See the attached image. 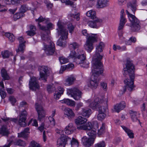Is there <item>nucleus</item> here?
Here are the masks:
<instances>
[{
	"label": "nucleus",
	"instance_id": "obj_1",
	"mask_svg": "<svg viewBox=\"0 0 147 147\" xmlns=\"http://www.w3.org/2000/svg\"><path fill=\"white\" fill-rule=\"evenodd\" d=\"M134 67L131 62L127 59V62L126 64V67H124L123 69V75L126 76H129L130 79H126L124 80V83L126 84L123 88V93L126 91L127 88L130 91L132 90L134 87Z\"/></svg>",
	"mask_w": 147,
	"mask_h": 147
},
{
	"label": "nucleus",
	"instance_id": "obj_2",
	"mask_svg": "<svg viewBox=\"0 0 147 147\" xmlns=\"http://www.w3.org/2000/svg\"><path fill=\"white\" fill-rule=\"evenodd\" d=\"M136 0H133L132 3L129 2L127 4V10H126V13L128 16L131 22L130 27L131 30L133 32H136L140 29V22L135 16L130 13L134 14L136 9Z\"/></svg>",
	"mask_w": 147,
	"mask_h": 147
},
{
	"label": "nucleus",
	"instance_id": "obj_3",
	"mask_svg": "<svg viewBox=\"0 0 147 147\" xmlns=\"http://www.w3.org/2000/svg\"><path fill=\"white\" fill-rule=\"evenodd\" d=\"M106 97L102 96L95 99L94 101L90 104L89 106L93 109H97L99 112H100L99 110L103 111L105 109V113H106L108 109Z\"/></svg>",
	"mask_w": 147,
	"mask_h": 147
},
{
	"label": "nucleus",
	"instance_id": "obj_4",
	"mask_svg": "<svg viewBox=\"0 0 147 147\" xmlns=\"http://www.w3.org/2000/svg\"><path fill=\"white\" fill-rule=\"evenodd\" d=\"M47 32L42 33L41 35V37L42 40L45 42L49 43V46L47 43L43 42L44 50L46 54L48 55H52L54 54L55 52V45L54 43L51 41L48 34Z\"/></svg>",
	"mask_w": 147,
	"mask_h": 147
},
{
	"label": "nucleus",
	"instance_id": "obj_5",
	"mask_svg": "<svg viewBox=\"0 0 147 147\" xmlns=\"http://www.w3.org/2000/svg\"><path fill=\"white\" fill-rule=\"evenodd\" d=\"M63 24V23L60 20L59 21L57 24L58 27V28L57 29L58 34L61 36L57 42V45L63 47H65L66 45L62 40H65L67 38L68 32V31L65 28Z\"/></svg>",
	"mask_w": 147,
	"mask_h": 147
},
{
	"label": "nucleus",
	"instance_id": "obj_6",
	"mask_svg": "<svg viewBox=\"0 0 147 147\" xmlns=\"http://www.w3.org/2000/svg\"><path fill=\"white\" fill-rule=\"evenodd\" d=\"M92 72L93 74L90 78L88 86L92 89H95L98 86L100 79L99 76V74H101L100 73L99 71L94 70L92 69Z\"/></svg>",
	"mask_w": 147,
	"mask_h": 147
},
{
	"label": "nucleus",
	"instance_id": "obj_7",
	"mask_svg": "<svg viewBox=\"0 0 147 147\" xmlns=\"http://www.w3.org/2000/svg\"><path fill=\"white\" fill-rule=\"evenodd\" d=\"M103 57V55H100V53L96 52L94 57V63L93 65V69L99 71L100 74H102L103 71V66L100 62Z\"/></svg>",
	"mask_w": 147,
	"mask_h": 147
},
{
	"label": "nucleus",
	"instance_id": "obj_8",
	"mask_svg": "<svg viewBox=\"0 0 147 147\" xmlns=\"http://www.w3.org/2000/svg\"><path fill=\"white\" fill-rule=\"evenodd\" d=\"M96 34H91L87 38L86 42L84 45L85 49L88 52H91L93 49V43L97 41Z\"/></svg>",
	"mask_w": 147,
	"mask_h": 147
},
{
	"label": "nucleus",
	"instance_id": "obj_9",
	"mask_svg": "<svg viewBox=\"0 0 147 147\" xmlns=\"http://www.w3.org/2000/svg\"><path fill=\"white\" fill-rule=\"evenodd\" d=\"M86 59V55L84 53H79L77 57L74 59V62L78 64H80L82 67L87 68L88 67V63Z\"/></svg>",
	"mask_w": 147,
	"mask_h": 147
},
{
	"label": "nucleus",
	"instance_id": "obj_10",
	"mask_svg": "<svg viewBox=\"0 0 147 147\" xmlns=\"http://www.w3.org/2000/svg\"><path fill=\"white\" fill-rule=\"evenodd\" d=\"M67 93L71 95L76 100H80L81 97L82 92L78 88H74L67 89Z\"/></svg>",
	"mask_w": 147,
	"mask_h": 147
},
{
	"label": "nucleus",
	"instance_id": "obj_11",
	"mask_svg": "<svg viewBox=\"0 0 147 147\" xmlns=\"http://www.w3.org/2000/svg\"><path fill=\"white\" fill-rule=\"evenodd\" d=\"M35 107L38 114V119L40 121L45 116V112L43 108L38 103L35 104Z\"/></svg>",
	"mask_w": 147,
	"mask_h": 147
},
{
	"label": "nucleus",
	"instance_id": "obj_12",
	"mask_svg": "<svg viewBox=\"0 0 147 147\" xmlns=\"http://www.w3.org/2000/svg\"><path fill=\"white\" fill-rule=\"evenodd\" d=\"M40 71V77L42 80L46 81L47 76L49 73L48 67L45 66H40L39 68Z\"/></svg>",
	"mask_w": 147,
	"mask_h": 147
},
{
	"label": "nucleus",
	"instance_id": "obj_13",
	"mask_svg": "<svg viewBox=\"0 0 147 147\" xmlns=\"http://www.w3.org/2000/svg\"><path fill=\"white\" fill-rule=\"evenodd\" d=\"M27 113L26 111L24 110L22 112L20 116L18 124L19 125L22 127H25L26 125V121Z\"/></svg>",
	"mask_w": 147,
	"mask_h": 147
},
{
	"label": "nucleus",
	"instance_id": "obj_14",
	"mask_svg": "<svg viewBox=\"0 0 147 147\" xmlns=\"http://www.w3.org/2000/svg\"><path fill=\"white\" fill-rule=\"evenodd\" d=\"M29 87L30 89L32 90H36L39 89V86L38 82L34 77L31 78V80L29 82Z\"/></svg>",
	"mask_w": 147,
	"mask_h": 147
},
{
	"label": "nucleus",
	"instance_id": "obj_15",
	"mask_svg": "<svg viewBox=\"0 0 147 147\" xmlns=\"http://www.w3.org/2000/svg\"><path fill=\"white\" fill-rule=\"evenodd\" d=\"M83 145L86 147H90L94 143V138H87L86 136H84L82 138Z\"/></svg>",
	"mask_w": 147,
	"mask_h": 147
},
{
	"label": "nucleus",
	"instance_id": "obj_16",
	"mask_svg": "<svg viewBox=\"0 0 147 147\" xmlns=\"http://www.w3.org/2000/svg\"><path fill=\"white\" fill-rule=\"evenodd\" d=\"M69 138L65 135L61 136L57 141V144L59 145L58 147H65L66 142Z\"/></svg>",
	"mask_w": 147,
	"mask_h": 147
},
{
	"label": "nucleus",
	"instance_id": "obj_17",
	"mask_svg": "<svg viewBox=\"0 0 147 147\" xmlns=\"http://www.w3.org/2000/svg\"><path fill=\"white\" fill-rule=\"evenodd\" d=\"M120 20L119 26L118 27V30H120L122 29L125 22V17L124 10L122 9L121 11Z\"/></svg>",
	"mask_w": 147,
	"mask_h": 147
},
{
	"label": "nucleus",
	"instance_id": "obj_18",
	"mask_svg": "<svg viewBox=\"0 0 147 147\" xmlns=\"http://www.w3.org/2000/svg\"><path fill=\"white\" fill-rule=\"evenodd\" d=\"M102 20L97 18L93 21H90L88 22V25L91 27L94 28H97L100 26V23L102 22Z\"/></svg>",
	"mask_w": 147,
	"mask_h": 147
},
{
	"label": "nucleus",
	"instance_id": "obj_19",
	"mask_svg": "<svg viewBox=\"0 0 147 147\" xmlns=\"http://www.w3.org/2000/svg\"><path fill=\"white\" fill-rule=\"evenodd\" d=\"M76 128L74 126L73 124L70 123L66 127L64 130L66 134H72L76 130Z\"/></svg>",
	"mask_w": 147,
	"mask_h": 147
},
{
	"label": "nucleus",
	"instance_id": "obj_20",
	"mask_svg": "<svg viewBox=\"0 0 147 147\" xmlns=\"http://www.w3.org/2000/svg\"><path fill=\"white\" fill-rule=\"evenodd\" d=\"M87 121L86 118L79 116L75 120V122L77 126H83Z\"/></svg>",
	"mask_w": 147,
	"mask_h": 147
},
{
	"label": "nucleus",
	"instance_id": "obj_21",
	"mask_svg": "<svg viewBox=\"0 0 147 147\" xmlns=\"http://www.w3.org/2000/svg\"><path fill=\"white\" fill-rule=\"evenodd\" d=\"M125 107V102L122 101L119 104H116L114 107V109L115 112L119 113L120 111L124 109Z\"/></svg>",
	"mask_w": 147,
	"mask_h": 147
},
{
	"label": "nucleus",
	"instance_id": "obj_22",
	"mask_svg": "<svg viewBox=\"0 0 147 147\" xmlns=\"http://www.w3.org/2000/svg\"><path fill=\"white\" fill-rule=\"evenodd\" d=\"M77 128L79 130H84L88 131L92 129V125L91 122H88L83 126H78Z\"/></svg>",
	"mask_w": 147,
	"mask_h": 147
},
{
	"label": "nucleus",
	"instance_id": "obj_23",
	"mask_svg": "<svg viewBox=\"0 0 147 147\" xmlns=\"http://www.w3.org/2000/svg\"><path fill=\"white\" fill-rule=\"evenodd\" d=\"M38 25L39 28L42 30L44 32H47V34H49L50 29L52 28L53 24L51 23H49L47 24V27L43 26H41L39 24Z\"/></svg>",
	"mask_w": 147,
	"mask_h": 147
},
{
	"label": "nucleus",
	"instance_id": "obj_24",
	"mask_svg": "<svg viewBox=\"0 0 147 147\" xmlns=\"http://www.w3.org/2000/svg\"><path fill=\"white\" fill-rule=\"evenodd\" d=\"M92 113L90 109L88 108H83L82 109L81 114L84 117H88Z\"/></svg>",
	"mask_w": 147,
	"mask_h": 147
},
{
	"label": "nucleus",
	"instance_id": "obj_25",
	"mask_svg": "<svg viewBox=\"0 0 147 147\" xmlns=\"http://www.w3.org/2000/svg\"><path fill=\"white\" fill-rule=\"evenodd\" d=\"M64 113L67 116L69 119H72L75 116V114L72 110L68 108H66L65 109Z\"/></svg>",
	"mask_w": 147,
	"mask_h": 147
},
{
	"label": "nucleus",
	"instance_id": "obj_26",
	"mask_svg": "<svg viewBox=\"0 0 147 147\" xmlns=\"http://www.w3.org/2000/svg\"><path fill=\"white\" fill-rule=\"evenodd\" d=\"M9 133V130L5 125H3L0 128V134L7 136Z\"/></svg>",
	"mask_w": 147,
	"mask_h": 147
},
{
	"label": "nucleus",
	"instance_id": "obj_27",
	"mask_svg": "<svg viewBox=\"0 0 147 147\" xmlns=\"http://www.w3.org/2000/svg\"><path fill=\"white\" fill-rule=\"evenodd\" d=\"M76 80L75 77L73 75H71L66 79L65 84L67 86H70L73 84Z\"/></svg>",
	"mask_w": 147,
	"mask_h": 147
},
{
	"label": "nucleus",
	"instance_id": "obj_28",
	"mask_svg": "<svg viewBox=\"0 0 147 147\" xmlns=\"http://www.w3.org/2000/svg\"><path fill=\"white\" fill-rule=\"evenodd\" d=\"M107 6V0H97L96 6L98 8H103Z\"/></svg>",
	"mask_w": 147,
	"mask_h": 147
},
{
	"label": "nucleus",
	"instance_id": "obj_29",
	"mask_svg": "<svg viewBox=\"0 0 147 147\" xmlns=\"http://www.w3.org/2000/svg\"><path fill=\"white\" fill-rule=\"evenodd\" d=\"M57 91L54 95V98L56 99H58L61 95L63 94L64 90L62 87L59 86L57 88Z\"/></svg>",
	"mask_w": 147,
	"mask_h": 147
},
{
	"label": "nucleus",
	"instance_id": "obj_30",
	"mask_svg": "<svg viewBox=\"0 0 147 147\" xmlns=\"http://www.w3.org/2000/svg\"><path fill=\"white\" fill-rule=\"evenodd\" d=\"M103 111L100 110V112H99V113L98 114L97 116V119L99 120H103L106 117V113H105V109H103Z\"/></svg>",
	"mask_w": 147,
	"mask_h": 147
},
{
	"label": "nucleus",
	"instance_id": "obj_31",
	"mask_svg": "<svg viewBox=\"0 0 147 147\" xmlns=\"http://www.w3.org/2000/svg\"><path fill=\"white\" fill-rule=\"evenodd\" d=\"M23 1V0H5L4 2L7 4L17 5Z\"/></svg>",
	"mask_w": 147,
	"mask_h": 147
},
{
	"label": "nucleus",
	"instance_id": "obj_32",
	"mask_svg": "<svg viewBox=\"0 0 147 147\" xmlns=\"http://www.w3.org/2000/svg\"><path fill=\"white\" fill-rule=\"evenodd\" d=\"M86 133L90 137V138H94L95 140L96 134V130L92 129L87 131Z\"/></svg>",
	"mask_w": 147,
	"mask_h": 147
},
{
	"label": "nucleus",
	"instance_id": "obj_33",
	"mask_svg": "<svg viewBox=\"0 0 147 147\" xmlns=\"http://www.w3.org/2000/svg\"><path fill=\"white\" fill-rule=\"evenodd\" d=\"M36 29L35 26H30V30L26 32L27 35L30 36H32L36 34Z\"/></svg>",
	"mask_w": 147,
	"mask_h": 147
},
{
	"label": "nucleus",
	"instance_id": "obj_34",
	"mask_svg": "<svg viewBox=\"0 0 147 147\" xmlns=\"http://www.w3.org/2000/svg\"><path fill=\"white\" fill-rule=\"evenodd\" d=\"M129 113L130 114L131 118L133 121H136L138 120L136 112L133 110H130L129 111Z\"/></svg>",
	"mask_w": 147,
	"mask_h": 147
},
{
	"label": "nucleus",
	"instance_id": "obj_35",
	"mask_svg": "<svg viewBox=\"0 0 147 147\" xmlns=\"http://www.w3.org/2000/svg\"><path fill=\"white\" fill-rule=\"evenodd\" d=\"M86 15L92 19H94L96 17V12L93 10H90L88 11L86 13Z\"/></svg>",
	"mask_w": 147,
	"mask_h": 147
},
{
	"label": "nucleus",
	"instance_id": "obj_36",
	"mask_svg": "<svg viewBox=\"0 0 147 147\" xmlns=\"http://www.w3.org/2000/svg\"><path fill=\"white\" fill-rule=\"evenodd\" d=\"M1 76L3 78L4 80L9 79V77L7 74V71L4 68H2L1 69Z\"/></svg>",
	"mask_w": 147,
	"mask_h": 147
},
{
	"label": "nucleus",
	"instance_id": "obj_37",
	"mask_svg": "<svg viewBox=\"0 0 147 147\" xmlns=\"http://www.w3.org/2000/svg\"><path fill=\"white\" fill-rule=\"evenodd\" d=\"M121 127L127 134L129 138H134V134L132 131L124 126H122Z\"/></svg>",
	"mask_w": 147,
	"mask_h": 147
},
{
	"label": "nucleus",
	"instance_id": "obj_38",
	"mask_svg": "<svg viewBox=\"0 0 147 147\" xmlns=\"http://www.w3.org/2000/svg\"><path fill=\"white\" fill-rule=\"evenodd\" d=\"M104 47V44L102 42H100L97 45L96 47V52L101 53L103 51V49Z\"/></svg>",
	"mask_w": 147,
	"mask_h": 147
},
{
	"label": "nucleus",
	"instance_id": "obj_39",
	"mask_svg": "<svg viewBox=\"0 0 147 147\" xmlns=\"http://www.w3.org/2000/svg\"><path fill=\"white\" fill-rule=\"evenodd\" d=\"M62 102L71 106H73L75 105L74 102L69 99H64L63 100H62Z\"/></svg>",
	"mask_w": 147,
	"mask_h": 147
},
{
	"label": "nucleus",
	"instance_id": "obj_40",
	"mask_svg": "<svg viewBox=\"0 0 147 147\" xmlns=\"http://www.w3.org/2000/svg\"><path fill=\"white\" fill-rule=\"evenodd\" d=\"M1 54L3 58L4 59L8 58L10 55H12V54L7 50L2 51Z\"/></svg>",
	"mask_w": 147,
	"mask_h": 147
},
{
	"label": "nucleus",
	"instance_id": "obj_41",
	"mask_svg": "<svg viewBox=\"0 0 147 147\" xmlns=\"http://www.w3.org/2000/svg\"><path fill=\"white\" fill-rule=\"evenodd\" d=\"M105 131V123H103L101 126L100 129L98 130V135H101L103 134Z\"/></svg>",
	"mask_w": 147,
	"mask_h": 147
},
{
	"label": "nucleus",
	"instance_id": "obj_42",
	"mask_svg": "<svg viewBox=\"0 0 147 147\" xmlns=\"http://www.w3.org/2000/svg\"><path fill=\"white\" fill-rule=\"evenodd\" d=\"M79 53V52H78V53H76L74 51H71L70 54H69V58H74V59L76 58L77 57Z\"/></svg>",
	"mask_w": 147,
	"mask_h": 147
},
{
	"label": "nucleus",
	"instance_id": "obj_43",
	"mask_svg": "<svg viewBox=\"0 0 147 147\" xmlns=\"http://www.w3.org/2000/svg\"><path fill=\"white\" fill-rule=\"evenodd\" d=\"M25 47V45L24 44H20L18 49H16L17 52H20L23 53L24 52V49Z\"/></svg>",
	"mask_w": 147,
	"mask_h": 147
},
{
	"label": "nucleus",
	"instance_id": "obj_44",
	"mask_svg": "<svg viewBox=\"0 0 147 147\" xmlns=\"http://www.w3.org/2000/svg\"><path fill=\"white\" fill-rule=\"evenodd\" d=\"M80 46V45L76 42H73L70 45V47L74 50L78 49Z\"/></svg>",
	"mask_w": 147,
	"mask_h": 147
},
{
	"label": "nucleus",
	"instance_id": "obj_45",
	"mask_svg": "<svg viewBox=\"0 0 147 147\" xmlns=\"http://www.w3.org/2000/svg\"><path fill=\"white\" fill-rule=\"evenodd\" d=\"M24 14L22 13H21L20 11L19 13H16L13 16L14 19L17 20L20 19L22 17L24 16Z\"/></svg>",
	"mask_w": 147,
	"mask_h": 147
},
{
	"label": "nucleus",
	"instance_id": "obj_46",
	"mask_svg": "<svg viewBox=\"0 0 147 147\" xmlns=\"http://www.w3.org/2000/svg\"><path fill=\"white\" fill-rule=\"evenodd\" d=\"M35 21L38 22V24H40L39 23L44 21H45L47 23L49 21V19H46L45 18H43L42 16H40L38 19H36L35 20Z\"/></svg>",
	"mask_w": 147,
	"mask_h": 147
},
{
	"label": "nucleus",
	"instance_id": "obj_47",
	"mask_svg": "<svg viewBox=\"0 0 147 147\" xmlns=\"http://www.w3.org/2000/svg\"><path fill=\"white\" fill-rule=\"evenodd\" d=\"M80 14L79 13L74 15L73 14H70L68 15V17L69 18L72 19L71 18H70V17H73L74 18L76 19L77 21H78L80 20L79 17Z\"/></svg>",
	"mask_w": 147,
	"mask_h": 147
},
{
	"label": "nucleus",
	"instance_id": "obj_48",
	"mask_svg": "<svg viewBox=\"0 0 147 147\" xmlns=\"http://www.w3.org/2000/svg\"><path fill=\"white\" fill-rule=\"evenodd\" d=\"M106 144L104 141H102L95 144L94 147H105Z\"/></svg>",
	"mask_w": 147,
	"mask_h": 147
},
{
	"label": "nucleus",
	"instance_id": "obj_49",
	"mask_svg": "<svg viewBox=\"0 0 147 147\" xmlns=\"http://www.w3.org/2000/svg\"><path fill=\"white\" fill-rule=\"evenodd\" d=\"M15 144L17 145L23 146H24L26 145L25 142L21 140H19L17 141Z\"/></svg>",
	"mask_w": 147,
	"mask_h": 147
},
{
	"label": "nucleus",
	"instance_id": "obj_50",
	"mask_svg": "<svg viewBox=\"0 0 147 147\" xmlns=\"http://www.w3.org/2000/svg\"><path fill=\"white\" fill-rule=\"evenodd\" d=\"M59 60L61 64L65 63L68 62V59L63 57H60Z\"/></svg>",
	"mask_w": 147,
	"mask_h": 147
},
{
	"label": "nucleus",
	"instance_id": "obj_51",
	"mask_svg": "<svg viewBox=\"0 0 147 147\" xmlns=\"http://www.w3.org/2000/svg\"><path fill=\"white\" fill-rule=\"evenodd\" d=\"M30 147H41L40 145L34 141H32L30 143Z\"/></svg>",
	"mask_w": 147,
	"mask_h": 147
},
{
	"label": "nucleus",
	"instance_id": "obj_52",
	"mask_svg": "<svg viewBox=\"0 0 147 147\" xmlns=\"http://www.w3.org/2000/svg\"><path fill=\"white\" fill-rule=\"evenodd\" d=\"M4 89H0V94L2 98L3 99L6 96V93L5 91H4Z\"/></svg>",
	"mask_w": 147,
	"mask_h": 147
},
{
	"label": "nucleus",
	"instance_id": "obj_53",
	"mask_svg": "<svg viewBox=\"0 0 147 147\" xmlns=\"http://www.w3.org/2000/svg\"><path fill=\"white\" fill-rule=\"evenodd\" d=\"M67 28L69 31L70 33H72L74 31V27L72 25V24L69 23L67 25Z\"/></svg>",
	"mask_w": 147,
	"mask_h": 147
},
{
	"label": "nucleus",
	"instance_id": "obj_54",
	"mask_svg": "<svg viewBox=\"0 0 147 147\" xmlns=\"http://www.w3.org/2000/svg\"><path fill=\"white\" fill-rule=\"evenodd\" d=\"M28 9L25 5H23L21 6L20 9V12L21 13H24L26 12Z\"/></svg>",
	"mask_w": 147,
	"mask_h": 147
},
{
	"label": "nucleus",
	"instance_id": "obj_55",
	"mask_svg": "<svg viewBox=\"0 0 147 147\" xmlns=\"http://www.w3.org/2000/svg\"><path fill=\"white\" fill-rule=\"evenodd\" d=\"M9 99L11 102L12 105H14L16 102V100L14 96H11L9 98Z\"/></svg>",
	"mask_w": 147,
	"mask_h": 147
},
{
	"label": "nucleus",
	"instance_id": "obj_56",
	"mask_svg": "<svg viewBox=\"0 0 147 147\" xmlns=\"http://www.w3.org/2000/svg\"><path fill=\"white\" fill-rule=\"evenodd\" d=\"M61 1L62 3H65L67 5H72L73 4V2L69 0H61Z\"/></svg>",
	"mask_w": 147,
	"mask_h": 147
},
{
	"label": "nucleus",
	"instance_id": "obj_57",
	"mask_svg": "<svg viewBox=\"0 0 147 147\" xmlns=\"http://www.w3.org/2000/svg\"><path fill=\"white\" fill-rule=\"evenodd\" d=\"M71 143L72 145H76L77 147H78L79 145L78 141L74 138H73Z\"/></svg>",
	"mask_w": 147,
	"mask_h": 147
},
{
	"label": "nucleus",
	"instance_id": "obj_58",
	"mask_svg": "<svg viewBox=\"0 0 147 147\" xmlns=\"http://www.w3.org/2000/svg\"><path fill=\"white\" fill-rule=\"evenodd\" d=\"M27 136V134L23 131L20 133L18 134V137H23L26 138Z\"/></svg>",
	"mask_w": 147,
	"mask_h": 147
},
{
	"label": "nucleus",
	"instance_id": "obj_59",
	"mask_svg": "<svg viewBox=\"0 0 147 147\" xmlns=\"http://www.w3.org/2000/svg\"><path fill=\"white\" fill-rule=\"evenodd\" d=\"M101 87L103 89L104 91H106L107 90V84L104 82H102L100 84Z\"/></svg>",
	"mask_w": 147,
	"mask_h": 147
},
{
	"label": "nucleus",
	"instance_id": "obj_60",
	"mask_svg": "<svg viewBox=\"0 0 147 147\" xmlns=\"http://www.w3.org/2000/svg\"><path fill=\"white\" fill-rule=\"evenodd\" d=\"M49 119L51 123V125L53 126L55 125V119L53 118V117H51V116H50L49 118Z\"/></svg>",
	"mask_w": 147,
	"mask_h": 147
},
{
	"label": "nucleus",
	"instance_id": "obj_61",
	"mask_svg": "<svg viewBox=\"0 0 147 147\" xmlns=\"http://www.w3.org/2000/svg\"><path fill=\"white\" fill-rule=\"evenodd\" d=\"M18 40H19L20 44H24V43H25L26 41L24 40V38L22 37H20L18 38Z\"/></svg>",
	"mask_w": 147,
	"mask_h": 147
},
{
	"label": "nucleus",
	"instance_id": "obj_62",
	"mask_svg": "<svg viewBox=\"0 0 147 147\" xmlns=\"http://www.w3.org/2000/svg\"><path fill=\"white\" fill-rule=\"evenodd\" d=\"M98 124L97 123L95 122L92 125V129H94L96 131V129H98Z\"/></svg>",
	"mask_w": 147,
	"mask_h": 147
},
{
	"label": "nucleus",
	"instance_id": "obj_63",
	"mask_svg": "<svg viewBox=\"0 0 147 147\" xmlns=\"http://www.w3.org/2000/svg\"><path fill=\"white\" fill-rule=\"evenodd\" d=\"M67 69L66 67V65L62 66L60 70L59 71V73L60 74H62L64 71L66 69Z\"/></svg>",
	"mask_w": 147,
	"mask_h": 147
},
{
	"label": "nucleus",
	"instance_id": "obj_64",
	"mask_svg": "<svg viewBox=\"0 0 147 147\" xmlns=\"http://www.w3.org/2000/svg\"><path fill=\"white\" fill-rule=\"evenodd\" d=\"M6 90L7 92L10 94H12L14 92V90L11 88H7Z\"/></svg>",
	"mask_w": 147,
	"mask_h": 147
}]
</instances>
